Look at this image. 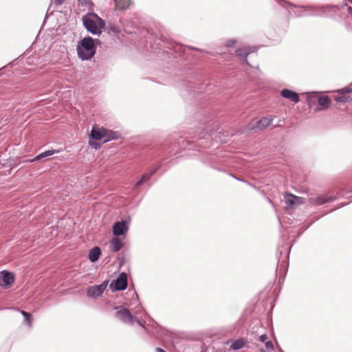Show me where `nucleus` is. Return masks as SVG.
Returning a JSON list of instances; mask_svg holds the SVG:
<instances>
[{
    "mask_svg": "<svg viewBox=\"0 0 352 352\" xmlns=\"http://www.w3.org/2000/svg\"><path fill=\"white\" fill-rule=\"evenodd\" d=\"M272 122V118L270 117H264L261 120L256 121L254 124H252L250 130L258 129L262 130L270 126Z\"/></svg>",
    "mask_w": 352,
    "mask_h": 352,
    "instance_id": "7",
    "label": "nucleus"
},
{
    "mask_svg": "<svg viewBox=\"0 0 352 352\" xmlns=\"http://www.w3.org/2000/svg\"><path fill=\"white\" fill-rule=\"evenodd\" d=\"M58 151H54V150H49V151H45L41 154H39L38 155H37L34 160H34H39L42 158H44V157H48V156H51L52 155H54V153H57Z\"/></svg>",
    "mask_w": 352,
    "mask_h": 352,
    "instance_id": "17",
    "label": "nucleus"
},
{
    "mask_svg": "<svg viewBox=\"0 0 352 352\" xmlns=\"http://www.w3.org/2000/svg\"><path fill=\"white\" fill-rule=\"evenodd\" d=\"M236 41L235 39H231L227 42V46H232L236 43Z\"/></svg>",
    "mask_w": 352,
    "mask_h": 352,
    "instance_id": "26",
    "label": "nucleus"
},
{
    "mask_svg": "<svg viewBox=\"0 0 352 352\" xmlns=\"http://www.w3.org/2000/svg\"><path fill=\"white\" fill-rule=\"evenodd\" d=\"M245 61H246V63H247V64H248V65H250V66H252V65L249 63V62H248V60H247V59H246V58H245Z\"/></svg>",
    "mask_w": 352,
    "mask_h": 352,
    "instance_id": "34",
    "label": "nucleus"
},
{
    "mask_svg": "<svg viewBox=\"0 0 352 352\" xmlns=\"http://www.w3.org/2000/svg\"><path fill=\"white\" fill-rule=\"evenodd\" d=\"M54 3L56 4V5H60L63 3L64 0H52Z\"/></svg>",
    "mask_w": 352,
    "mask_h": 352,
    "instance_id": "28",
    "label": "nucleus"
},
{
    "mask_svg": "<svg viewBox=\"0 0 352 352\" xmlns=\"http://www.w3.org/2000/svg\"><path fill=\"white\" fill-rule=\"evenodd\" d=\"M127 231L128 226L124 221L116 222L113 226V234L114 236L124 235Z\"/></svg>",
    "mask_w": 352,
    "mask_h": 352,
    "instance_id": "8",
    "label": "nucleus"
},
{
    "mask_svg": "<svg viewBox=\"0 0 352 352\" xmlns=\"http://www.w3.org/2000/svg\"><path fill=\"white\" fill-rule=\"evenodd\" d=\"M97 39L91 37H85L82 39L77 45V53L78 57L82 60H90L96 54V44Z\"/></svg>",
    "mask_w": 352,
    "mask_h": 352,
    "instance_id": "1",
    "label": "nucleus"
},
{
    "mask_svg": "<svg viewBox=\"0 0 352 352\" xmlns=\"http://www.w3.org/2000/svg\"><path fill=\"white\" fill-rule=\"evenodd\" d=\"M122 246V242L118 238H113L111 241V250L113 252L119 251Z\"/></svg>",
    "mask_w": 352,
    "mask_h": 352,
    "instance_id": "16",
    "label": "nucleus"
},
{
    "mask_svg": "<svg viewBox=\"0 0 352 352\" xmlns=\"http://www.w3.org/2000/svg\"><path fill=\"white\" fill-rule=\"evenodd\" d=\"M336 100L338 101V102H343V101H344L343 98H337Z\"/></svg>",
    "mask_w": 352,
    "mask_h": 352,
    "instance_id": "31",
    "label": "nucleus"
},
{
    "mask_svg": "<svg viewBox=\"0 0 352 352\" xmlns=\"http://www.w3.org/2000/svg\"><path fill=\"white\" fill-rule=\"evenodd\" d=\"M100 286H102V287H104V286H107V282H104L102 285H100Z\"/></svg>",
    "mask_w": 352,
    "mask_h": 352,
    "instance_id": "32",
    "label": "nucleus"
},
{
    "mask_svg": "<svg viewBox=\"0 0 352 352\" xmlns=\"http://www.w3.org/2000/svg\"><path fill=\"white\" fill-rule=\"evenodd\" d=\"M82 21L87 31L93 34H100L105 25L104 21L94 13H89L85 15L82 19Z\"/></svg>",
    "mask_w": 352,
    "mask_h": 352,
    "instance_id": "2",
    "label": "nucleus"
},
{
    "mask_svg": "<svg viewBox=\"0 0 352 352\" xmlns=\"http://www.w3.org/2000/svg\"><path fill=\"white\" fill-rule=\"evenodd\" d=\"M284 198L286 204V208L289 210L296 208L297 206L304 203V201L301 197L292 194H285Z\"/></svg>",
    "mask_w": 352,
    "mask_h": 352,
    "instance_id": "4",
    "label": "nucleus"
},
{
    "mask_svg": "<svg viewBox=\"0 0 352 352\" xmlns=\"http://www.w3.org/2000/svg\"><path fill=\"white\" fill-rule=\"evenodd\" d=\"M156 352H166L164 349H161V348H157L156 349Z\"/></svg>",
    "mask_w": 352,
    "mask_h": 352,
    "instance_id": "29",
    "label": "nucleus"
},
{
    "mask_svg": "<svg viewBox=\"0 0 352 352\" xmlns=\"http://www.w3.org/2000/svg\"><path fill=\"white\" fill-rule=\"evenodd\" d=\"M267 338H268L266 334H263L259 337V340L262 342L265 343L266 342H267Z\"/></svg>",
    "mask_w": 352,
    "mask_h": 352,
    "instance_id": "25",
    "label": "nucleus"
},
{
    "mask_svg": "<svg viewBox=\"0 0 352 352\" xmlns=\"http://www.w3.org/2000/svg\"><path fill=\"white\" fill-rule=\"evenodd\" d=\"M89 144L94 148L98 149L100 147V144L98 143L95 142L94 141L89 140Z\"/></svg>",
    "mask_w": 352,
    "mask_h": 352,
    "instance_id": "23",
    "label": "nucleus"
},
{
    "mask_svg": "<svg viewBox=\"0 0 352 352\" xmlns=\"http://www.w3.org/2000/svg\"><path fill=\"white\" fill-rule=\"evenodd\" d=\"M349 11L352 14V8L349 7Z\"/></svg>",
    "mask_w": 352,
    "mask_h": 352,
    "instance_id": "33",
    "label": "nucleus"
},
{
    "mask_svg": "<svg viewBox=\"0 0 352 352\" xmlns=\"http://www.w3.org/2000/svg\"><path fill=\"white\" fill-rule=\"evenodd\" d=\"M127 276L125 273H121L109 286H127Z\"/></svg>",
    "mask_w": 352,
    "mask_h": 352,
    "instance_id": "12",
    "label": "nucleus"
},
{
    "mask_svg": "<svg viewBox=\"0 0 352 352\" xmlns=\"http://www.w3.org/2000/svg\"><path fill=\"white\" fill-rule=\"evenodd\" d=\"M100 254V249L98 247H96L89 251V258L91 262H95L99 258Z\"/></svg>",
    "mask_w": 352,
    "mask_h": 352,
    "instance_id": "14",
    "label": "nucleus"
},
{
    "mask_svg": "<svg viewBox=\"0 0 352 352\" xmlns=\"http://www.w3.org/2000/svg\"><path fill=\"white\" fill-rule=\"evenodd\" d=\"M309 12L311 10V12H313L314 14H317V12L314 10V8L312 6L311 7L309 6Z\"/></svg>",
    "mask_w": 352,
    "mask_h": 352,
    "instance_id": "30",
    "label": "nucleus"
},
{
    "mask_svg": "<svg viewBox=\"0 0 352 352\" xmlns=\"http://www.w3.org/2000/svg\"><path fill=\"white\" fill-rule=\"evenodd\" d=\"M245 345V342L243 340H237L236 341H234L232 345H231V348L234 350H238V349H242Z\"/></svg>",
    "mask_w": 352,
    "mask_h": 352,
    "instance_id": "18",
    "label": "nucleus"
},
{
    "mask_svg": "<svg viewBox=\"0 0 352 352\" xmlns=\"http://www.w3.org/2000/svg\"><path fill=\"white\" fill-rule=\"evenodd\" d=\"M90 136L94 140H103L104 142H107L109 140L117 139L118 135L114 131L94 125L91 131Z\"/></svg>",
    "mask_w": 352,
    "mask_h": 352,
    "instance_id": "3",
    "label": "nucleus"
},
{
    "mask_svg": "<svg viewBox=\"0 0 352 352\" xmlns=\"http://www.w3.org/2000/svg\"><path fill=\"white\" fill-rule=\"evenodd\" d=\"M21 314L24 316L25 320L30 326L32 324V316L30 313L25 311H21Z\"/></svg>",
    "mask_w": 352,
    "mask_h": 352,
    "instance_id": "20",
    "label": "nucleus"
},
{
    "mask_svg": "<svg viewBox=\"0 0 352 352\" xmlns=\"http://www.w3.org/2000/svg\"><path fill=\"white\" fill-rule=\"evenodd\" d=\"M265 344V349H261V352H272L274 351V345L271 341H267Z\"/></svg>",
    "mask_w": 352,
    "mask_h": 352,
    "instance_id": "19",
    "label": "nucleus"
},
{
    "mask_svg": "<svg viewBox=\"0 0 352 352\" xmlns=\"http://www.w3.org/2000/svg\"><path fill=\"white\" fill-rule=\"evenodd\" d=\"M104 292L103 287H88L87 296L92 298L100 296Z\"/></svg>",
    "mask_w": 352,
    "mask_h": 352,
    "instance_id": "13",
    "label": "nucleus"
},
{
    "mask_svg": "<svg viewBox=\"0 0 352 352\" xmlns=\"http://www.w3.org/2000/svg\"><path fill=\"white\" fill-rule=\"evenodd\" d=\"M116 8L118 10H124L128 8L131 4V0H114Z\"/></svg>",
    "mask_w": 352,
    "mask_h": 352,
    "instance_id": "15",
    "label": "nucleus"
},
{
    "mask_svg": "<svg viewBox=\"0 0 352 352\" xmlns=\"http://www.w3.org/2000/svg\"><path fill=\"white\" fill-rule=\"evenodd\" d=\"M148 179H149V175H143L142 177V178L139 181L137 182L135 186L138 187V186H141L142 184L147 182L148 180Z\"/></svg>",
    "mask_w": 352,
    "mask_h": 352,
    "instance_id": "22",
    "label": "nucleus"
},
{
    "mask_svg": "<svg viewBox=\"0 0 352 352\" xmlns=\"http://www.w3.org/2000/svg\"><path fill=\"white\" fill-rule=\"evenodd\" d=\"M236 53L239 56L243 57V56H247V55L249 54L250 53V52L249 51V49L245 47V48L239 50L236 52Z\"/></svg>",
    "mask_w": 352,
    "mask_h": 352,
    "instance_id": "21",
    "label": "nucleus"
},
{
    "mask_svg": "<svg viewBox=\"0 0 352 352\" xmlns=\"http://www.w3.org/2000/svg\"><path fill=\"white\" fill-rule=\"evenodd\" d=\"M318 102L320 107H318L316 111L326 110L329 107L331 104V100L327 96H320L318 98Z\"/></svg>",
    "mask_w": 352,
    "mask_h": 352,
    "instance_id": "11",
    "label": "nucleus"
},
{
    "mask_svg": "<svg viewBox=\"0 0 352 352\" xmlns=\"http://www.w3.org/2000/svg\"><path fill=\"white\" fill-rule=\"evenodd\" d=\"M126 287H111L112 289V292H114L116 291H119V290H124L125 289Z\"/></svg>",
    "mask_w": 352,
    "mask_h": 352,
    "instance_id": "27",
    "label": "nucleus"
},
{
    "mask_svg": "<svg viewBox=\"0 0 352 352\" xmlns=\"http://www.w3.org/2000/svg\"><path fill=\"white\" fill-rule=\"evenodd\" d=\"M116 316L123 322L132 324L133 322V318L130 311L126 308H122L117 311Z\"/></svg>",
    "mask_w": 352,
    "mask_h": 352,
    "instance_id": "6",
    "label": "nucleus"
},
{
    "mask_svg": "<svg viewBox=\"0 0 352 352\" xmlns=\"http://www.w3.org/2000/svg\"><path fill=\"white\" fill-rule=\"evenodd\" d=\"M333 199L334 198H333L332 197H329L327 195H321L317 197H311V199H309V204L321 205Z\"/></svg>",
    "mask_w": 352,
    "mask_h": 352,
    "instance_id": "10",
    "label": "nucleus"
},
{
    "mask_svg": "<svg viewBox=\"0 0 352 352\" xmlns=\"http://www.w3.org/2000/svg\"><path fill=\"white\" fill-rule=\"evenodd\" d=\"M14 280L15 276L12 272L6 270L0 272V286H1V282L7 286L11 285L14 284Z\"/></svg>",
    "mask_w": 352,
    "mask_h": 352,
    "instance_id": "5",
    "label": "nucleus"
},
{
    "mask_svg": "<svg viewBox=\"0 0 352 352\" xmlns=\"http://www.w3.org/2000/svg\"><path fill=\"white\" fill-rule=\"evenodd\" d=\"M280 94L283 98L287 99L294 103H297L300 100L299 95L292 90L283 89L280 91Z\"/></svg>",
    "mask_w": 352,
    "mask_h": 352,
    "instance_id": "9",
    "label": "nucleus"
},
{
    "mask_svg": "<svg viewBox=\"0 0 352 352\" xmlns=\"http://www.w3.org/2000/svg\"><path fill=\"white\" fill-rule=\"evenodd\" d=\"M338 93H340V94H346V93H351L352 92V88H343L340 90H338Z\"/></svg>",
    "mask_w": 352,
    "mask_h": 352,
    "instance_id": "24",
    "label": "nucleus"
}]
</instances>
